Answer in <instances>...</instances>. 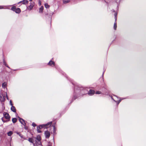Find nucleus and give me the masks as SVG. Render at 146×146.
Instances as JSON below:
<instances>
[{"label":"nucleus","mask_w":146,"mask_h":146,"mask_svg":"<svg viewBox=\"0 0 146 146\" xmlns=\"http://www.w3.org/2000/svg\"><path fill=\"white\" fill-rule=\"evenodd\" d=\"M16 133H17V134L19 135V136L23 138V136L21 135V134L20 133L18 132H16Z\"/></svg>","instance_id":"nucleus-28"},{"label":"nucleus","mask_w":146,"mask_h":146,"mask_svg":"<svg viewBox=\"0 0 146 146\" xmlns=\"http://www.w3.org/2000/svg\"><path fill=\"white\" fill-rule=\"evenodd\" d=\"M115 2L117 3V7L118 8L119 6V3L120 1V0H115Z\"/></svg>","instance_id":"nucleus-20"},{"label":"nucleus","mask_w":146,"mask_h":146,"mask_svg":"<svg viewBox=\"0 0 146 146\" xmlns=\"http://www.w3.org/2000/svg\"><path fill=\"white\" fill-rule=\"evenodd\" d=\"M28 140L29 142L33 143V144L35 142L34 137H33V138H29Z\"/></svg>","instance_id":"nucleus-10"},{"label":"nucleus","mask_w":146,"mask_h":146,"mask_svg":"<svg viewBox=\"0 0 146 146\" xmlns=\"http://www.w3.org/2000/svg\"><path fill=\"white\" fill-rule=\"evenodd\" d=\"M11 110L13 112L16 113V110L14 106H12L11 108Z\"/></svg>","instance_id":"nucleus-15"},{"label":"nucleus","mask_w":146,"mask_h":146,"mask_svg":"<svg viewBox=\"0 0 146 146\" xmlns=\"http://www.w3.org/2000/svg\"><path fill=\"white\" fill-rule=\"evenodd\" d=\"M117 13H115L114 14V16H115V21H116L117 18Z\"/></svg>","instance_id":"nucleus-27"},{"label":"nucleus","mask_w":146,"mask_h":146,"mask_svg":"<svg viewBox=\"0 0 146 146\" xmlns=\"http://www.w3.org/2000/svg\"><path fill=\"white\" fill-rule=\"evenodd\" d=\"M104 72H105V71H104L103 72V74H102V77H103V76H104Z\"/></svg>","instance_id":"nucleus-35"},{"label":"nucleus","mask_w":146,"mask_h":146,"mask_svg":"<svg viewBox=\"0 0 146 146\" xmlns=\"http://www.w3.org/2000/svg\"><path fill=\"white\" fill-rule=\"evenodd\" d=\"M44 6L46 9L48 8L49 7V5H48L47 3H45L44 4Z\"/></svg>","instance_id":"nucleus-25"},{"label":"nucleus","mask_w":146,"mask_h":146,"mask_svg":"<svg viewBox=\"0 0 146 146\" xmlns=\"http://www.w3.org/2000/svg\"><path fill=\"white\" fill-rule=\"evenodd\" d=\"M12 121L13 123H15L17 121V119L16 118H13Z\"/></svg>","instance_id":"nucleus-22"},{"label":"nucleus","mask_w":146,"mask_h":146,"mask_svg":"<svg viewBox=\"0 0 146 146\" xmlns=\"http://www.w3.org/2000/svg\"><path fill=\"white\" fill-rule=\"evenodd\" d=\"M105 2L108 5L110 4L113 2V0H104Z\"/></svg>","instance_id":"nucleus-12"},{"label":"nucleus","mask_w":146,"mask_h":146,"mask_svg":"<svg viewBox=\"0 0 146 146\" xmlns=\"http://www.w3.org/2000/svg\"><path fill=\"white\" fill-rule=\"evenodd\" d=\"M17 117L19 118V120H20V119H22L19 116H17Z\"/></svg>","instance_id":"nucleus-37"},{"label":"nucleus","mask_w":146,"mask_h":146,"mask_svg":"<svg viewBox=\"0 0 146 146\" xmlns=\"http://www.w3.org/2000/svg\"><path fill=\"white\" fill-rule=\"evenodd\" d=\"M22 3V1H20L19 2V3H18V4H19L21 3Z\"/></svg>","instance_id":"nucleus-40"},{"label":"nucleus","mask_w":146,"mask_h":146,"mask_svg":"<svg viewBox=\"0 0 146 146\" xmlns=\"http://www.w3.org/2000/svg\"><path fill=\"white\" fill-rule=\"evenodd\" d=\"M39 4L40 5L41 4V3L40 1H39Z\"/></svg>","instance_id":"nucleus-39"},{"label":"nucleus","mask_w":146,"mask_h":146,"mask_svg":"<svg viewBox=\"0 0 146 146\" xmlns=\"http://www.w3.org/2000/svg\"><path fill=\"white\" fill-rule=\"evenodd\" d=\"M70 1V0H63V2L64 3L66 4L68 3Z\"/></svg>","instance_id":"nucleus-21"},{"label":"nucleus","mask_w":146,"mask_h":146,"mask_svg":"<svg viewBox=\"0 0 146 146\" xmlns=\"http://www.w3.org/2000/svg\"><path fill=\"white\" fill-rule=\"evenodd\" d=\"M55 129V127H54V130Z\"/></svg>","instance_id":"nucleus-44"},{"label":"nucleus","mask_w":146,"mask_h":146,"mask_svg":"<svg viewBox=\"0 0 146 146\" xmlns=\"http://www.w3.org/2000/svg\"><path fill=\"white\" fill-rule=\"evenodd\" d=\"M14 70V71H15V70Z\"/></svg>","instance_id":"nucleus-47"},{"label":"nucleus","mask_w":146,"mask_h":146,"mask_svg":"<svg viewBox=\"0 0 146 146\" xmlns=\"http://www.w3.org/2000/svg\"><path fill=\"white\" fill-rule=\"evenodd\" d=\"M88 92V94L90 96H92L93 95L95 91L94 90H90L89 91L87 92Z\"/></svg>","instance_id":"nucleus-8"},{"label":"nucleus","mask_w":146,"mask_h":146,"mask_svg":"<svg viewBox=\"0 0 146 146\" xmlns=\"http://www.w3.org/2000/svg\"><path fill=\"white\" fill-rule=\"evenodd\" d=\"M22 3V1H20L19 2V3H18V4H19L21 3Z\"/></svg>","instance_id":"nucleus-41"},{"label":"nucleus","mask_w":146,"mask_h":146,"mask_svg":"<svg viewBox=\"0 0 146 146\" xmlns=\"http://www.w3.org/2000/svg\"><path fill=\"white\" fill-rule=\"evenodd\" d=\"M11 5H6V6H4L3 9H10V6H11Z\"/></svg>","instance_id":"nucleus-19"},{"label":"nucleus","mask_w":146,"mask_h":146,"mask_svg":"<svg viewBox=\"0 0 146 146\" xmlns=\"http://www.w3.org/2000/svg\"><path fill=\"white\" fill-rule=\"evenodd\" d=\"M11 9L15 11L17 13H19L21 12L20 9L19 8H17L15 6H13L11 8Z\"/></svg>","instance_id":"nucleus-3"},{"label":"nucleus","mask_w":146,"mask_h":146,"mask_svg":"<svg viewBox=\"0 0 146 146\" xmlns=\"http://www.w3.org/2000/svg\"><path fill=\"white\" fill-rule=\"evenodd\" d=\"M47 146H52L50 143H49Z\"/></svg>","instance_id":"nucleus-36"},{"label":"nucleus","mask_w":146,"mask_h":146,"mask_svg":"<svg viewBox=\"0 0 146 146\" xmlns=\"http://www.w3.org/2000/svg\"><path fill=\"white\" fill-rule=\"evenodd\" d=\"M1 95H0V99H1Z\"/></svg>","instance_id":"nucleus-45"},{"label":"nucleus","mask_w":146,"mask_h":146,"mask_svg":"<svg viewBox=\"0 0 146 146\" xmlns=\"http://www.w3.org/2000/svg\"><path fill=\"white\" fill-rule=\"evenodd\" d=\"M52 123V122L51 121L49 122L46 124L41 125L40 126H41V127L42 128H47L48 127L51 125Z\"/></svg>","instance_id":"nucleus-4"},{"label":"nucleus","mask_w":146,"mask_h":146,"mask_svg":"<svg viewBox=\"0 0 146 146\" xmlns=\"http://www.w3.org/2000/svg\"><path fill=\"white\" fill-rule=\"evenodd\" d=\"M115 96L116 97L117 99V100H115L112 97H111V99L114 101L117 104V105L118 106V105L119 104V103H120V102H121V100L120 99V98H118L117 97V96Z\"/></svg>","instance_id":"nucleus-5"},{"label":"nucleus","mask_w":146,"mask_h":146,"mask_svg":"<svg viewBox=\"0 0 146 146\" xmlns=\"http://www.w3.org/2000/svg\"><path fill=\"white\" fill-rule=\"evenodd\" d=\"M44 133L46 138H49L50 134V132L48 131H45Z\"/></svg>","instance_id":"nucleus-9"},{"label":"nucleus","mask_w":146,"mask_h":146,"mask_svg":"<svg viewBox=\"0 0 146 146\" xmlns=\"http://www.w3.org/2000/svg\"><path fill=\"white\" fill-rule=\"evenodd\" d=\"M112 11H113V12H115V11L113 9L112 10Z\"/></svg>","instance_id":"nucleus-43"},{"label":"nucleus","mask_w":146,"mask_h":146,"mask_svg":"<svg viewBox=\"0 0 146 146\" xmlns=\"http://www.w3.org/2000/svg\"><path fill=\"white\" fill-rule=\"evenodd\" d=\"M6 85H7V84L6 83V82H5L2 84V87L3 88H5L6 87Z\"/></svg>","instance_id":"nucleus-26"},{"label":"nucleus","mask_w":146,"mask_h":146,"mask_svg":"<svg viewBox=\"0 0 146 146\" xmlns=\"http://www.w3.org/2000/svg\"><path fill=\"white\" fill-rule=\"evenodd\" d=\"M3 114L5 118L6 119H9L10 118V117L9 116V114L7 113L4 112L3 113Z\"/></svg>","instance_id":"nucleus-7"},{"label":"nucleus","mask_w":146,"mask_h":146,"mask_svg":"<svg viewBox=\"0 0 146 146\" xmlns=\"http://www.w3.org/2000/svg\"><path fill=\"white\" fill-rule=\"evenodd\" d=\"M35 142L34 143V146H42L41 142V139L40 135H38L36 137H34Z\"/></svg>","instance_id":"nucleus-2"},{"label":"nucleus","mask_w":146,"mask_h":146,"mask_svg":"<svg viewBox=\"0 0 146 146\" xmlns=\"http://www.w3.org/2000/svg\"><path fill=\"white\" fill-rule=\"evenodd\" d=\"M44 9V7L43 6H42L39 9V12L40 13H42Z\"/></svg>","instance_id":"nucleus-16"},{"label":"nucleus","mask_w":146,"mask_h":146,"mask_svg":"<svg viewBox=\"0 0 146 146\" xmlns=\"http://www.w3.org/2000/svg\"><path fill=\"white\" fill-rule=\"evenodd\" d=\"M32 0H29L30 1H32Z\"/></svg>","instance_id":"nucleus-46"},{"label":"nucleus","mask_w":146,"mask_h":146,"mask_svg":"<svg viewBox=\"0 0 146 146\" xmlns=\"http://www.w3.org/2000/svg\"><path fill=\"white\" fill-rule=\"evenodd\" d=\"M19 121L21 123V124H23V125L25 126L26 125V123L25 122V121L22 118L20 119Z\"/></svg>","instance_id":"nucleus-11"},{"label":"nucleus","mask_w":146,"mask_h":146,"mask_svg":"<svg viewBox=\"0 0 146 146\" xmlns=\"http://www.w3.org/2000/svg\"><path fill=\"white\" fill-rule=\"evenodd\" d=\"M4 6L0 5V9H3Z\"/></svg>","instance_id":"nucleus-33"},{"label":"nucleus","mask_w":146,"mask_h":146,"mask_svg":"<svg viewBox=\"0 0 146 146\" xmlns=\"http://www.w3.org/2000/svg\"><path fill=\"white\" fill-rule=\"evenodd\" d=\"M28 2L27 0H23L22 1V3L23 4H26L28 3Z\"/></svg>","instance_id":"nucleus-18"},{"label":"nucleus","mask_w":146,"mask_h":146,"mask_svg":"<svg viewBox=\"0 0 146 146\" xmlns=\"http://www.w3.org/2000/svg\"><path fill=\"white\" fill-rule=\"evenodd\" d=\"M13 132L11 131H9L7 133V135H8V136H11L12 134H13Z\"/></svg>","instance_id":"nucleus-24"},{"label":"nucleus","mask_w":146,"mask_h":146,"mask_svg":"<svg viewBox=\"0 0 146 146\" xmlns=\"http://www.w3.org/2000/svg\"><path fill=\"white\" fill-rule=\"evenodd\" d=\"M6 66L8 68L10 69V68L7 65Z\"/></svg>","instance_id":"nucleus-38"},{"label":"nucleus","mask_w":146,"mask_h":146,"mask_svg":"<svg viewBox=\"0 0 146 146\" xmlns=\"http://www.w3.org/2000/svg\"><path fill=\"white\" fill-rule=\"evenodd\" d=\"M30 5L28 7V9L29 10H31L33 9L34 6V5L32 3H30Z\"/></svg>","instance_id":"nucleus-13"},{"label":"nucleus","mask_w":146,"mask_h":146,"mask_svg":"<svg viewBox=\"0 0 146 146\" xmlns=\"http://www.w3.org/2000/svg\"><path fill=\"white\" fill-rule=\"evenodd\" d=\"M42 127H41V126H40V125L39 126H37V131L38 133H40L41 132V131H40V129L42 128Z\"/></svg>","instance_id":"nucleus-14"},{"label":"nucleus","mask_w":146,"mask_h":146,"mask_svg":"<svg viewBox=\"0 0 146 146\" xmlns=\"http://www.w3.org/2000/svg\"><path fill=\"white\" fill-rule=\"evenodd\" d=\"M9 103H10V105L11 106H13V103H12V102L11 100H10V101Z\"/></svg>","instance_id":"nucleus-32"},{"label":"nucleus","mask_w":146,"mask_h":146,"mask_svg":"<svg viewBox=\"0 0 146 146\" xmlns=\"http://www.w3.org/2000/svg\"><path fill=\"white\" fill-rule=\"evenodd\" d=\"M3 61L4 65H5V66H7V64L5 61V60L3 59Z\"/></svg>","instance_id":"nucleus-29"},{"label":"nucleus","mask_w":146,"mask_h":146,"mask_svg":"<svg viewBox=\"0 0 146 146\" xmlns=\"http://www.w3.org/2000/svg\"><path fill=\"white\" fill-rule=\"evenodd\" d=\"M6 97L7 99L8 100H9V98H8V95H7V93H6Z\"/></svg>","instance_id":"nucleus-34"},{"label":"nucleus","mask_w":146,"mask_h":146,"mask_svg":"<svg viewBox=\"0 0 146 146\" xmlns=\"http://www.w3.org/2000/svg\"><path fill=\"white\" fill-rule=\"evenodd\" d=\"M96 94H101L102 93L100 91H97L96 92Z\"/></svg>","instance_id":"nucleus-30"},{"label":"nucleus","mask_w":146,"mask_h":146,"mask_svg":"<svg viewBox=\"0 0 146 146\" xmlns=\"http://www.w3.org/2000/svg\"><path fill=\"white\" fill-rule=\"evenodd\" d=\"M32 125L34 127H35L36 126V125L35 123H33L32 124Z\"/></svg>","instance_id":"nucleus-31"},{"label":"nucleus","mask_w":146,"mask_h":146,"mask_svg":"<svg viewBox=\"0 0 146 146\" xmlns=\"http://www.w3.org/2000/svg\"><path fill=\"white\" fill-rule=\"evenodd\" d=\"M3 118H2V121H3V122H5V121H4L3 120Z\"/></svg>","instance_id":"nucleus-42"},{"label":"nucleus","mask_w":146,"mask_h":146,"mask_svg":"<svg viewBox=\"0 0 146 146\" xmlns=\"http://www.w3.org/2000/svg\"><path fill=\"white\" fill-rule=\"evenodd\" d=\"M117 28V25L116 21H115V23H114L113 25V29L114 30H116Z\"/></svg>","instance_id":"nucleus-17"},{"label":"nucleus","mask_w":146,"mask_h":146,"mask_svg":"<svg viewBox=\"0 0 146 146\" xmlns=\"http://www.w3.org/2000/svg\"><path fill=\"white\" fill-rule=\"evenodd\" d=\"M72 83L74 87L73 98L74 100L81 96H83L84 94H87V91L86 89L75 82H72Z\"/></svg>","instance_id":"nucleus-1"},{"label":"nucleus","mask_w":146,"mask_h":146,"mask_svg":"<svg viewBox=\"0 0 146 146\" xmlns=\"http://www.w3.org/2000/svg\"><path fill=\"white\" fill-rule=\"evenodd\" d=\"M48 65L51 66H55V62L52 60L50 61L48 63Z\"/></svg>","instance_id":"nucleus-6"},{"label":"nucleus","mask_w":146,"mask_h":146,"mask_svg":"<svg viewBox=\"0 0 146 146\" xmlns=\"http://www.w3.org/2000/svg\"><path fill=\"white\" fill-rule=\"evenodd\" d=\"M104 94L106 95H108L109 94V91L106 90V91L104 92Z\"/></svg>","instance_id":"nucleus-23"}]
</instances>
